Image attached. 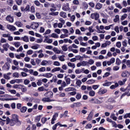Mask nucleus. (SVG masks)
Returning a JSON list of instances; mask_svg holds the SVG:
<instances>
[{
	"label": "nucleus",
	"instance_id": "58836bf2",
	"mask_svg": "<svg viewBox=\"0 0 130 130\" xmlns=\"http://www.w3.org/2000/svg\"><path fill=\"white\" fill-rule=\"evenodd\" d=\"M110 117H111V118L113 119V120L116 121L117 119V117H116V116H115V114H111Z\"/></svg>",
	"mask_w": 130,
	"mask_h": 130
},
{
	"label": "nucleus",
	"instance_id": "7ed1b4c3",
	"mask_svg": "<svg viewBox=\"0 0 130 130\" xmlns=\"http://www.w3.org/2000/svg\"><path fill=\"white\" fill-rule=\"evenodd\" d=\"M11 68V65L8 63L6 62L3 67H2V70L3 71H9Z\"/></svg>",
	"mask_w": 130,
	"mask_h": 130
},
{
	"label": "nucleus",
	"instance_id": "cd10ccee",
	"mask_svg": "<svg viewBox=\"0 0 130 130\" xmlns=\"http://www.w3.org/2000/svg\"><path fill=\"white\" fill-rule=\"evenodd\" d=\"M111 84H112V82L108 81L103 84V86H104V87H109V86H111Z\"/></svg>",
	"mask_w": 130,
	"mask_h": 130
},
{
	"label": "nucleus",
	"instance_id": "4d7b16f0",
	"mask_svg": "<svg viewBox=\"0 0 130 130\" xmlns=\"http://www.w3.org/2000/svg\"><path fill=\"white\" fill-rule=\"evenodd\" d=\"M75 88L74 87H68L65 89V91H74Z\"/></svg>",
	"mask_w": 130,
	"mask_h": 130
},
{
	"label": "nucleus",
	"instance_id": "bb28decb",
	"mask_svg": "<svg viewBox=\"0 0 130 130\" xmlns=\"http://www.w3.org/2000/svg\"><path fill=\"white\" fill-rule=\"evenodd\" d=\"M119 84L117 83H115V85H111L110 88V89H111L112 90H114V89H115L116 88H117V87H118Z\"/></svg>",
	"mask_w": 130,
	"mask_h": 130
},
{
	"label": "nucleus",
	"instance_id": "412c9836",
	"mask_svg": "<svg viewBox=\"0 0 130 130\" xmlns=\"http://www.w3.org/2000/svg\"><path fill=\"white\" fill-rule=\"evenodd\" d=\"M95 82H96V80L94 79H90L86 82V84H87V85H91L92 84H94Z\"/></svg>",
	"mask_w": 130,
	"mask_h": 130
},
{
	"label": "nucleus",
	"instance_id": "c03bdc74",
	"mask_svg": "<svg viewBox=\"0 0 130 130\" xmlns=\"http://www.w3.org/2000/svg\"><path fill=\"white\" fill-rule=\"evenodd\" d=\"M10 124L11 126H14V125L16 124V121L11 119L10 122Z\"/></svg>",
	"mask_w": 130,
	"mask_h": 130
},
{
	"label": "nucleus",
	"instance_id": "dca6fc26",
	"mask_svg": "<svg viewBox=\"0 0 130 130\" xmlns=\"http://www.w3.org/2000/svg\"><path fill=\"white\" fill-rule=\"evenodd\" d=\"M16 100H19V99L18 98L4 99V101H16Z\"/></svg>",
	"mask_w": 130,
	"mask_h": 130
},
{
	"label": "nucleus",
	"instance_id": "39448f33",
	"mask_svg": "<svg viewBox=\"0 0 130 130\" xmlns=\"http://www.w3.org/2000/svg\"><path fill=\"white\" fill-rule=\"evenodd\" d=\"M51 8L50 9V12H55L57 10V5L54 4H51Z\"/></svg>",
	"mask_w": 130,
	"mask_h": 130
},
{
	"label": "nucleus",
	"instance_id": "0e129e2a",
	"mask_svg": "<svg viewBox=\"0 0 130 130\" xmlns=\"http://www.w3.org/2000/svg\"><path fill=\"white\" fill-rule=\"evenodd\" d=\"M31 48H32V49H35V50L38 49V48H39V45H36L34 46H32Z\"/></svg>",
	"mask_w": 130,
	"mask_h": 130
},
{
	"label": "nucleus",
	"instance_id": "8fccbe9b",
	"mask_svg": "<svg viewBox=\"0 0 130 130\" xmlns=\"http://www.w3.org/2000/svg\"><path fill=\"white\" fill-rule=\"evenodd\" d=\"M76 98L77 99V100H80V99L82 98V94H81V93H78L76 95Z\"/></svg>",
	"mask_w": 130,
	"mask_h": 130
},
{
	"label": "nucleus",
	"instance_id": "ea45409f",
	"mask_svg": "<svg viewBox=\"0 0 130 130\" xmlns=\"http://www.w3.org/2000/svg\"><path fill=\"white\" fill-rule=\"evenodd\" d=\"M53 66L55 67H60V63L58 61H55L53 62Z\"/></svg>",
	"mask_w": 130,
	"mask_h": 130
},
{
	"label": "nucleus",
	"instance_id": "5fc2aeb1",
	"mask_svg": "<svg viewBox=\"0 0 130 130\" xmlns=\"http://www.w3.org/2000/svg\"><path fill=\"white\" fill-rule=\"evenodd\" d=\"M21 122L19 119L15 121V124L17 125V126H20L21 125Z\"/></svg>",
	"mask_w": 130,
	"mask_h": 130
},
{
	"label": "nucleus",
	"instance_id": "603ef678",
	"mask_svg": "<svg viewBox=\"0 0 130 130\" xmlns=\"http://www.w3.org/2000/svg\"><path fill=\"white\" fill-rule=\"evenodd\" d=\"M108 102H110L111 103H115V101L114 100V99L112 98H110L108 100Z\"/></svg>",
	"mask_w": 130,
	"mask_h": 130
},
{
	"label": "nucleus",
	"instance_id": "de8ad7c7",
	"mask_svg": "<svg viewBox=\"0 0 130 130\" xmlns=\"http://www.w3.org/2000/svg\"><path fill=\"white\" fill-rule=\"evenodd\" d=\"M120 63H121V61H120V59H119V58H117L116 60V64L117 66H120Z\"/></svg>",
	"mask_w": 130,
	"mask_h": 130
},
{
	"label": "nucleus",
	"instance_id": "052dcab7",
	"mask_svg": "<svg viewBox=\"0 0 130 130\" xmlns=\"http://www.w3.org/2000/svg\"><path fill=\"white\" fill-rule=\"evenodd\" d=\"M9 92H10V93H11V94H15L17 93V91L15 89H11V90H9Z\"/></svg>",
	"mask_w": 130,
	"mask_h": 130
},
{
	"label": "nucleus",
	"instance_id": "473e14b6",
	"mask_svg": "<svg viewBox=\"0 0 130 130\" xmlns=\"http://www.w3.org/2000/svg\"><path fill=\"white\" fill-rule=\"evenodd\" d=\"M89 95L90 97H94V96H95V91L94 90H90L89 92Z\"/></svg>",
	"mask_w": 130,
	"mask_h": 130
},
{
	"label": "nucleus",
	"instance_id": "6e6552de",
	"mask_svg": "<svg viewBox=\"0 0 130 130\" xmlns=\"http://www.w3.org/2000/svg\"><path fill=\"white\" fill-rule=\"evenodd\" d=\"M7 28L9 30H10V31H16L17 29L14 25H11L10 24L7 25Z\"/></svg>",
	"mask_w": 130,
	"mask_h": 130
},
{
	"label": "nucleus",
	"instance_id": "69168bd1",
	"mask_svg": "<svg viewBox=\"0 0 130 130\" xmlns=\"http://www.w3.org/2000/svg\"><path fill=\"white\" fill-rule=\"evenodd\" d=\"M88 31L90 33H93L94 32V29H93V26H90L88 27Z\"/></svg>",
	"mask_w": 130,
	"mask_h": 130
},
{
	"label": "nucleus",
	"instance_id": "5701e85b",
	"mask_svg": "<svg viewBox=\"0 0 130 130\" xmlns=\"http://www.w3.org/2000/svg\"><path fill=\"white\" fill-rule=\"evenodd\" d=\"M60 71V67H56L51 70V73H55V72H59Z\"/></svg>",
	"mask_w": 130,
	"mask_h": 130
},
{
	"label": "nucleus",
	"instance_id": "ddd939ff",
	"mask_svg": "<svg viewBox=\"0 0 130 130\" xmlns=\"http://www.w3.org/2000/svg\"><path fill=\"white\" fill-rule=\"evenodd\" d=\"M11 75H12L11 73H8L6 74H4L3 77L6 79V80H10L11 79Z\"/></svg>",
	"mask_w": 130,
	"mask_h": 130
},
{
	"label": "nucleus",
	"instance_id": "2f4dec72",
	"mask_svg": "<svg viewBox=\"0 0 130 130\" xmlns=\"http://www.w3.org/2000/svg\"><path fill=\"white\" fill-rule=\"evenodd\" d=\"M64 57H65L64 55H62L61 56H59L58 57V58L60 61H64L66 60V59H64Z\"/></svg>",
	"mask_w": 130,
	"mask_h": 130
},
{
	"label": "nucleus",
	"instance_id": "09e8293b",
	"mask_svg": "<svg viewBox=\"0 0 130 130\" xmlns=\"http://www.w3.org/2000/svg\"><path fill=\"white\" fill-rule=\"evenodd\" d=\"M75 34L77 35H82V32H81V30L79 29H76L75 30Z\"/></svg>",
	"mask_w": 130,
	"mask_h": 130
},
{
	"label": "nucleus",
	"instance_id": "e433bc0d",
	"mask_svg": "<svg viewBox=\"0 0 130 130\" xmlns=\"http://www.w3.org/2000/svg\"><path fill=\"white\" fill-rule=\"evenodd\" d=\"M87 62L88 66H89V64H90V66H92V64H94V62H95V61L92 59H90Z\"/></svg>",
	"mask_w": 130,
	"mask_h": 130
},
{
	"label": "nucleus",
	"instance_id": "f3484780",
	"mask_svg": "<svg viewBox=\"0 0 130 130\" xmlns=\"http://www.w3.org/2000/svg\"><path fill=\"white\" fill-rule=\"evenodd\" d=\"M27 109H28V108L26 107L23 106L20 109V111L22 113H25V112L27 111Z\"/></svg>",
	"mask_w": 130,
	"mask_h": 130
},
{
	"label": "nucleus",
	"instance_id": "9d476101",
	"mask_svg": "<svg viewBox=\"0 0 130 130\" xmlns=\"http://www.w3.org/2000/svg\"><path fill=\"white\" fill-rule=\"evenodd\" d=\"M42 100L44 102H52L55 101V100H50L49 98H44Z\"/></svg>",
	"mask_w": 130,
	"mask_h": 130
},
{
	"label": "nucleus",
	"instance_id": "f8f14e48",
	"mask_svg": "<svg viewBox=\"0 0 130 130\" xmlns=\"http://www.w3.org/2000/svg\"><path fill=\"white\" fill-rule=\"evenodd\" d=\"M84 70L85 68H82V69H76L75 71V74H76V75H79L80 74H81V73H83V72H84Z\"/></svg>",
	"mask_w": 130,
	"mask_h": 130
},
{
	"label": "nucleus",
	"instance_id": "e2e57ef3",
	"mask_svg": "<svg viewBox=\"0 0 130 130\" xmlns=\"http://www.w3.org/2000/svg\"><path fill=\"white\" fill-rule=\"evenodd\" d=\"M80 45H81V46H88V43H84L83 42H80Z\"/></svg>",
	"mask_w": 130,
	"mask_h": 130
},
{
	"label": "nucleus",
	"instance_id": "a19ab883",
	"mask_svg": "<svg viewBox=\"0 0 130 130\" xmlns=\"http://www.w3.org/2000/svg\"><path fill=\"white\" fill-rule=\"evenodd\" d=\"M51 37H52V38L57 39L58 38V35L55 33H52L51 35Z\"/></svg>",
	"mask_w": 130,
	"mask_h": 130
},
{
	"label": "nucleus",
	"instance_id": "bf43d9fd",
	"mask_svg": "<svg viewBox=\"0 0 130 130\" xmlns=\"http://www.w3.org/2000/svg\"><path fill=\"white\" fill-rule=\"evenodd\" d=\"M61 48L63 51H67L68 50V47L67 45H64L61 47Z\"/></svg>",
	"mask_w": 130,
	"mask_h": 130
},
{
	"label": "nucleus",
	"instance_id": "c85d7f7f",
	"mask_svg": "<svg viewBox=\"0 0 130 130\" xmlns=\"http://www.w3.org/2000/svg\"><path fill=\"white\" fill-rule=\"evenodd\" d=\"M114 23H117V22H119V15H115V18L114 19Z\"/></svg>",
	"mask_w": 130,
	"mask_h": 130
},
{
	"label": "nucleus",
	"instance_id": "a18cd8bd",
	"mask_svg": "<svg viewBox=\"0 0 130 130\" xmlns=\"http://www.w3.org/2000/svg\"><path fill=\"white\" fill-rule=\"evenodd\" d=\"M12 76H13V78H19V73L15 72L13 74Z\"/></svg>",
	"mask_w": 130,
	"mask_h": 130
},
{
	"label": "nucleus",
	"instance_id": "1a4fd4ad",
	"mask_svg": "<svg viewBox=\"0 0 130 130\" xmlns=\"http://www.w3.org/2000/svg\"><path fill=\"white\" fill-rule=\"evenodd\" d=\"M107 92V89H102L100 88L98 92V94H99V95H102L103 94H105V93H106Z\"/></svg>",
	"mask_w": 130,
	"mask_h": 130
},
{
	"label": "nucleus",
	"instance_id": "4be33fe9",
	"mask_svg": "<svg viewBox=\"0 0 130 130\" xmlns=\"http://www.w3.org/2000/svg\"><path fill=\"white\" fill-rule=\"evenodd\" d=\"M3 47L6 51H8V49H9V47H10V45L9 44H5L3 45Z\"/></svg>",
	"mask_w": 130,
	"mask_h": 130
},
{
	"label": "nucleus",
	"instance_id": "2eb2a0df",
	"mask_svg": "<svg viewBox=\"0 0 130 130\" xmlns=\"http://www.w3.org/2000/svg\"><path fill=\"white\" fill-rule=\"evenodd\" d=\"M21 40L24 41V42H29V38L27 36H24L23 37H21Z\"/></svg>",
	"mask_w": 130,
	"mask_h": 130
},
{
	"label": "nucleus",
	"instance_id": "0eeeda50",
	"mask_svg": "<svg viewBox=\"0 0 130 130\" xmlns=\"http://www.w3.org/2000/svg\"><path fill=\"white\" fill-rule=\"evenodd\" d=\"M6 20L10 23H14V17L11 15H8L6 17Z\"/></svg>",
	"mask_w": 130,
	"mask_h": 130
},
{
	"label": "nucleus",
	"instance_id": "b1692460",
	"mask_svg": "<svg viewBox=\"0 0 130 130\" xmlns=\"http://www.w3.org/2000/svg\"><path fill=\"white\" fill-rule=\"evenodd\" d=\"M19 119V116L16 115V114H13L12 115V120H14L16 121Z\"/></svg>",
	"mask_w": 130,
	"mask_h": 130
},
{
	"label": "nucleus",
	"instance_id": "13d9d810",
	"mask_svg": "<svg viewBox=\"0 0 130 130\" xmlns=\"http://www.w3.org/2000/svg\"><path fill=\"white\" fill-rule=\"evenodd\" d=\"M69 35L68 34H62L60 36V38L61 39H63V38H66V37H68Z\"/></svg>",
	"mask_w": 130,
	"mask_h": 130
},
{
	"label": "nucleus",
	"instance_id": "49530a36",
	"mask_svg": "<svg viewBox=\"0 0 130 130\" xmlns=\"http://www.w3.org/2000/svg\"><path fill=\"white\" fill-rule=\"evenodd\" d=\"M76 85H77V86H78L79 87H80V86H81V85H82V81H81V80H80V79L77 80Z\"/></svg>",
	"mask_w": 130,
	"mask_h": 130
},
{
	"label": "nucleus",
	"instance_id": "423d86ee",
	"mask_svg": "<svg viewBox=\"0 0 130 130\" xmlns=\"http://www.w3.org/2000/svg\"><path fill=\"white\" fill-rule=\"evenodd\" d=\"M44 96L48 98H52V97H53V92L52 91H48L44 94Z\"/></svg>",
	"mask_w": 130,
	"mask_h": 130
},
{
	"label": "nucleus",
	"instance_id": "6e6d98bb",
	"mask_svg": "<svg viewBox=\"0 0 130 130\" xmlns=\"http://www.w3.org/2000/svg\"><path fill=\"white\" fill-rule=\"evenodd\" d=\"M73 4L74 5H76L77 6L80 5V2H79V0H74L73 1Z\"/></svg>",
	"mask_w": 130,
	"mask_h": 130
},
{
	"label": "nucleus",
	"instance_id": "9b49d317",
	"mask_svg": "<svg viewBox=\"0 0 130 130\" xmlns=\"http://www.w3.org/2000/svg\"><path fill=\"white\" fill-rule=\"evenodd\" d=\"M31 28H32V29H37V28H38V27H39V23H37V22H34L31 25Z\"/></svg>",
	"mask_w": 130,
	"mask_h": 130
},
{
	"label": "nucleus",
	"instance_id": "a211bd4d",
	"mask_svg": "<svg viewBox=\"0 0 130 130\" xmlns=\"http://www.w3.org/2000/svg\"><path fill=\"white\" fill-rule=\"evenodd\" d=\"M128 74L129 73L127 71H123L121 74V77H122V78H126Z\"/></svg>",
	"mask_w": 130,
	"mask_h": 130
},
{
	"label": "nucleus",
	"instance_id": "3c124183",
	"mask_svg": "<svg viewBox=\"0 0 130 130\" xmlns=\"http://www.w3.org/2000/svg\"><path fill=\"white\" fill-rule=\"evenodd\" d=\"M81 64L83 67H86V66L88 65V61H83L81 62Z\"/></svg>",
	"mask_w": 130,
	"mask_h": 130
},
{
	"label": "nucleus",
	"instance_id": "79ce46f5",
	"mask_svg": "<svg viewBox=\"0 0 130 130\" xmlns=\"http://www.w3.org/2000/svg\"><path fill=\"white\" fill-rule=\"evenodd\" d=\"M53 51H54V52H55V53H57L58 54H59V53H60V50H58L57 48H54L53 49Z\"/></svg>",
	"mask_w": 130,
	"mask_h": 130
},
{
	"label": "nucleus",
	"instance_id": "393cba45",
	"mask_svg": "<svg viewBox=\"0 0 130 130\" xmlns=\"http://www.w3.org/2000/svg\"><path fill=\"white\" fill-rule=\"evenodd\" d=\"M59 15L62 18H67V13L63 11H61V12H60Z\"/></svg>",
	"mask_w": 130,
	"mask_h": 130
},
{
	"label": "nucleus",
	"instance_id": "20e7f679",
	"mask_svg": "<svg viewBox=\"0 0 130 130\" xmlns=\"http://www.w3.org/2000/svg\"><path fill=\"white\" fill-rule=\"evenodd\" d=\"M57 117H58V113H55L51 120V124H54L55 123L54 121L56 120V118H57Z\"/></svg>",
	"mask_w": 130,
	"mask_h": 130
},
{
	"label": "nucleus",
	"instance_id": "774afa93",
	"mask_svg": "<svg viewBox=\"0 0 130 130\" xmlns=\"http://www.w3.org/2000/svg\"><path fill=\"white\" fill-rule=\"evenodd\" d=\"M66 83L68 85H70L71 84V78H68L66 80Z\"/></svg>",
	"mask_w": 130,
	"mask_h": 130
},
{
	"label": "nucleus",
	"instance_id": "864d4df0",
	"mask_svg": "<svg viewBox=\"0 0 130 130\" xmlns=\"http://www.w3.org/2000/svg\"><path fill=\"white\" fill-rule=\"evenodd\" d=\"M39 72H45L46 71V68L45 67H42L38 70Z\"/></svg>",
	"mask_w": 130,
	"mask_h": 130
},
{
	"label": "nucleus",
	"instance_id": "680f3d73",
	"mask_svg": "<svg viewBox=\"0 0 130 130\" xmlns=\"http://www.w3.org/2000/svg\"><path fill=\"white\" fill-rule=\"evenodd\" d=\"M92 88L93 89V90H97V89L100 87V85H92Z\"/></svg>",
	"mask_w": 130,
	"mask_h": 130
},
{
	"label": "nucleus",
	"instance_id": "37998d69",
	"mask_svg": "<svg viewBox=\"0 0 130 130\" xmlns=\"http://www.w3.org/2000/svg\"><path fill=\"white\" fill-rule=\"evenodd\" d=\"M52 76H53V74L51 73H47L45 75V78H51Z\"/></svg>",
	"mask_w": 130,
	"mask_h": 130
},
{
	"label": "nucleus",
	"instance_id": "4468645a",
	"mask_svg": "<svg viewBox=\"0 0 130 130\" xmlns=\"http://www.w3.org/2000/svg\"><path fill=\"white\" fill-rule=\"evenodd\" d=\"M12 45H14L16 48H18V47H20L21 46V42H14L12 43Z\"/></svg>",
	"mask_w": 130,
	"mask_h": 130
},
{
	"label": "nucleus",
	"instance_id": "c9c22d12",
	"mask_svg": "<svg viewBox=\"0 0 130 130\" xmlns=\"http://www.w3.org/2000/svg\"><path fill=\"white\" fill-rule=\"evenodd\" d=\"M7 3L9 6L12 7L14 4V1L13 0H7Z\"/></svg>",
	"mask_w": 130,
	"mask_h": 130
},
{
	"label": "nucleus",
	"instance_id": "72a5a7b5",
	"mask_svg": "<svg viewBox=\"0 0 130 130\" xmlns=\"http://www.w3.org/2000/svg\"><path fill=\"white\" fill-rule=\"evenodd\" d=\"M82 7H83L84 9H85V10H87V9H88V4H87V3L86 2H83L82 4Z\"/></svg>",
	"mask_w": 130,
	"mask_h": 130
},
{
	"label": "nucleus",
	"instance_id": "7c9ffc66",
	"mask_svg": "<svg viewBox=\"0 0 130 130\" xmlns=\"http://www.w3.org/2000/svg\"><path fill=\"white\" fill-rule=\"evenodd\" d=\"M102 8V5H101V4L100 3L96 4L95 6V9L96 10H101V9Z\"/></svg>",
	"mask_w": 130,
	"mask_h": 130
},
{
	"label": "nucleus",
	"instance_id": "f704fd0d",
	"mask_svg": "<svg viewBox=\"0 0 130 130\" xmlns=\"http://www.w3.org/2000/svg\"><path fill=\"white\" fill-rule=\"evenodd\" d=\"M41 66H47L48 64V61L44 60L41 62Z\"/></svg>",
	"mask_w": 130,
	"mask_h": 130
},
{
	"label": "nucleus",
	"instance_id": "a878e982",
	"mask_svg": "<svg viewBox=\"0 0 130 130\" xmlns=\"http://www.w3.org/2000/svg\"><path fill=\"white\" fill-rule=\"evenodd\" d=\"M15 24L19 27H23V23L20 21L15 22Z\"/></svg>",
	"mask_w": 130,
	"mask_h": 130
},
{
	"label": "nucleus",
	"instance_id": "f03ea898",
	"mask_svg": "<svg viewBox=\"0 0 130 130\" xmlns=\"http://www.w3.org/2000/svg\"><path fill=\"white\" fill-rule=\"evenodd\" d=\"M100 17V15H99V13L97 12H94L91 14L90 15L91 19H93L95 21H97V20H98V19H99Z\"/></svg>",
	"mask_w": 130,
	"mask_h": 130
},
{
	"label": "nucleus",
	"instance_id": "4c0bfd02",
	"mask_svg": "<svg viewBox=\"0 0 130 130\" xmlns=\"http://www.w3.org/2000/svg\"><path fill=\"white\" fill-rule=\"evenodd\" d=\"M127 17V14H124V15H122L120 18L121 21H123V20H125Z\"/></svg>",
	"mask_w": 130,
	"mask_h": 130
},
{
	"label": "nucleus",
	"instance_id": "c756f323",
	"mask_svg": "<svg viewBox=\"0 0 130 130\" xmlns=\"http://www.w3.org/2000/svg\"><path fill=\"white\" fill-rule=\"evenodd\" d=\"M49 15L50 16H57L58 15V12L51 11Z\"/></svg>",
	"mask_w": 130,
	"mask_h": 130
},
{
	"label": "nucleus",
	"instance_id": "338daca9",
	"mask_svg": "<svg viewBox=\"0 0 130 130\" xmlns=\"http://www.w3.org/2000/svg\"><path fill=\"white\" fill-rule=\"evenodd\" d=\"M24 67L25 68H27V69H32V66H31V64H25Z\"/></svg>",
	"mask_w": 130,
	"mask_h": 130
},
{
	"label": "nucleus",
	"instance_id": "aec40b11",
	"mask_svg": "<svg viewBox=\"0 0 130 130\" xmlns=\"http://www.w3.org/2000/svg\"><path fill=\"white\" fill-rule=\"evenodd\" d=\"M68 66L70 68H72V69H75V68H76V64L75 63L71 62H68Z\"/></svg>",
	"mask_w": 130,
	"mask_h": 130
},
{
	"label": "nucleus",
	"instance_id": "f257e3e1",
	"mask_svg": "<svg viewBox=\"0 0 130 130\" xmlns=\"http://www.w3.org/2000/svg\"><path fill=\"white\" fill-rule=\"evenodd\" d=\"M62 10L64 12H71V8H70V4L64 3L62 6Z\"/></svg>",
	"mask_w": 130,
	"mask_h": 130
},
{
	"label": "nucleus",
	"instance_id": "6ab92c4d",
	"mask_svg": "<svg viewBox=\"0 0 130 130\" xmlns=\"http://www.w3.org/2000/svg\"><path fill=\"white\" fill-rule=\"evenodd\" d=\"M19 88H21L22 92H27V88L22 85H19Z\"/></svg>",
	"mask_w": 130,
	"mask_h": 130
}]
</instances>
